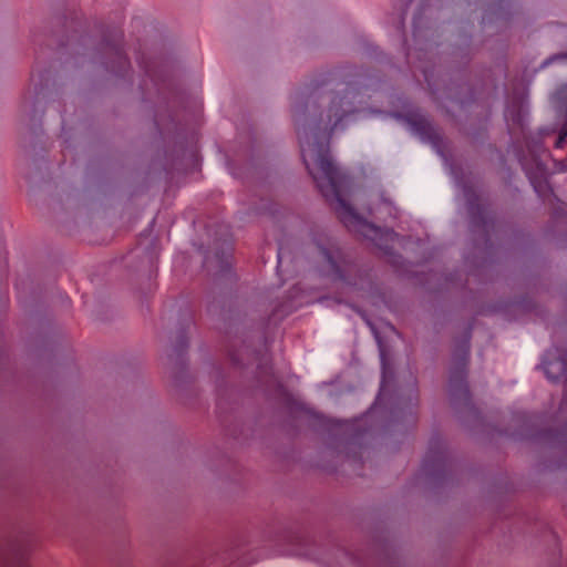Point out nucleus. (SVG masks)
<instances>
[{
    "label": "nucleus",
    "mask_w": 567,
    "mask_h": 567,
    "mask_svg": "<svg viewBox=\"0 0 567 567\" xmlns=\"http://www.w3.org/2000/svg\"><path fill=\"white\" fill-rule=\"evenodd\" d=\"M39 101H40V97L37 101L32 102L30 96H24L23 97V102H22L23 111L24 112H30L31 116H34L35 107H37V104L39 103Z\"/></svg>",
    "instance_id": "nucleus-8"
},
{
    "label": "nucleus",
    "mask_w": 567,
    "mask_h": 567,
    "mask_svg": "<svg viewBox=\"0 0 567 567\" xmlns=\"http://www.w3.org/2000/svg\"><path fill=\"white\" fill-rule=\"evenodd\" d=\"M303 92H296L292 97L293 120L300 144L302 161L313 177L322 196L329 200L348 228H370L374 235L379 229L368 224L346 200L344 195L351 185L349 176L333 162L327 136L320 135V126L308 132V100L303 101Z\"/></svg>",
    "instance_id": "nucleus-1"
},
{
    "label": "nucleus",
    "mask_w": 567,
    "mask_h": 567,
    "mask_svg": "<svg viewBox=\"0 0 567 567\" xmlns=\"http://www.w3.org/2000/svg\"><path fill=\"white\" fill-rule=\"evenodd\" d=\"M359 84V82L349 83L330 99L324 128L329 127L330 131L343 128L351 115L365 110L362 106L365 94Z\"/></svg>",
    "instance_id": "nucleus-2"
},
{
    "label": "nucleus",
    "mask_w": 567,
    "mask_h": 567,
    "mask_svg": "<svg viewBox=\"0 0 567 567\" xmlns=\"http://www.w3.org/2000/svg\"><path fill=\"white\" fill-rule=\"evenodd\" d=\"M121 40L122 33L117 35V39L113 43L106 45L107 53L112 59V65L109 68L115 74H122L130 66L128 59L123 52Z\"/></svg>",
    "instance_id": "nucleus-5"
},
{
    "label": "nucleus",
    "mask_w": 567,
    "mask_h": 567,
    "mask_svg": "<svg viewBox=\"0 0 567 567\" xmlns=\"http://www.w3.org/2000/svg\"><path fill=\"white\" fill-rule=\"evenodd\" d=\"M47 72L44 73H35L32 71L31 73V84L33 85V92L29 91L25 96H30L32 102L37 101L44 93V89L47 86Z\"/></svg>",
    "instance_id": "nucleus-7"
},
{
    "label": "nucleus",
    "mask_w": 567,
    "mask_h": 567,
    "mask_svg": "<svg viewBox=\"0 0 567 567\" xmlns=\"http://www.w3.org/2000/svg\"><path fill=\"white\" fill-rule=\"evenodd\" d=\"M524 96L523 93L514 94L511 100L507 101L505 109V118L507 121L509 132L512 135L515 134V128H519L524 135L525 144L528 153L532 157V162L536 166L537 171L543 172V165L540 163V154L544 152L542 143L537 140H530L525 134L524 130Z\"/></svg>",
    "instance_id": "nucleus-3"
},
{
    "label": "nucleus",
    "mask_w": 567,
    "mask_h": 567,
    "mask_svg": "<svg viewBox=\"0 0 567 567\" xmlns=\"http://www.w3.org/2000/svg\"><path fill=\"white\" fill-rule=\"evenodd\" d=\"M464 195L467 200L468 213L471 214L475 223H482L485 225V209L480 204L478 196H476L475 193L470 188H464Z\"/></svg>",
    "instance_id": "nucleus-6"
},
{
    "label": "nucleus",
    "mask_w": 567,
    "mask_h": 567,
    "mask_svg": "<svg viewBox=\"0 0 567 567\" xmlns=\"http://www.w3.org/2000/svg\"><path fill=\"white\" fill-rule=\"evenodd\" d=\"M559 135H561L563 137H567V120L563 123L559 130Z\"/></svg>",
    "instance_id": "nucleus-10"
},
{
    "label": "nucleus",
    "mask_w": 567,
    "mask_h": 567,
    "mask_svg": "<svg viewBox=\"0 0 567 567\" xmlns=\"http://www.w3.org/2000/svg\"><path fill=\"white\" fill-rule=\"evenodd\" d=\"M565 140H566V137H563L561 135L558 134V138L556 140V143H555V147L561 148L564 146Z\"/></svg>",
    "instance_id": "nucleus-9"
},
{
    "label": "nucleus",
    "mask_w": 567,
    "mask_h": 567,
    "mask_svg": "<svg viewBox=\"0 0 567 567\" xmlns=\"http://www.w3.org/2000/svg\"><path fill=\"white\" fill-rule=\"evenodd\" d=\"M393 116L402 121L408 130L423 142L435 144L439 140V134L431 122L420 113H410L406 116H402L398 113Z\"/></svg>",
    "instance_id": "nucleus-4"
},
{
    "label": "nucleus",
    "mask_w": 567,
    "mask_h": 567,
    "mask_svg": "<svg viewBox=\"0 0 567 567\" xmlns=\"http://www.w3.org/2000/svg\"><path fill=\"white\" fill-rule=\"evenodd\" d=\"M564 114L567 117V103L565 104V107H564Z\"/></svg>",
    "instance_id": "nucleus-12"
},
{
    "label": "nucleus",
    "mask_w": 567,
    "mask_h": 567,
    "mask_svg": "<svg viewBox=\"0 0 567 567\" xmlns=\"http://www.w3.org/2000/svg\"><path fill=\"white\" fill-rule=\"evenodd\" d=\"M519 162L523 166V168L526 171V173L528 174V166H527V161H526V157L525 155H522L519 156Z\"/></svg>",
    "instance_id": "nucleus-11"
},
{
    "label": "nucleus",
    "mask_w": 567,
    "mask_h": 567,
    "mask_svg": "<svg viewBox=\"0 0 567 567\" xmlns=\"http://www.w3.org/2000/svg\"><path fill=\"white\" fill-rule=\"evenodd\" d=\"M316 248L321 249L324 248L322 244H317Z\"/></svg>",
    "instance_id": "nucleus-13"
}]
</instances>
